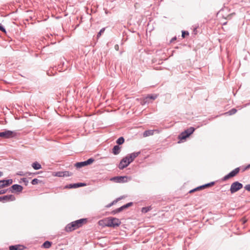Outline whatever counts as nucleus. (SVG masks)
I'll return each instance as SVG.
<instances>
[{
    "label": "nucleus",
    "mask_w": 250,
    "mask_h": 250,
    "mask_svg": "<svg viewBox=\"0 0 250 250\" xmlns=\"http://www.w3.org/2000/svg\"><path fill=\"white\" fill-rule=\"evenodd\" d=\"M87 221L86 219H81L68 224L65 227L67 232H70L81 227Z\"/></svg>",
    "instance_id": "obj_1"
},
{
    "label": "nucleus",
    "mask_w": 250,
    "mask_h": 250,
    "mask_svg": "<svg viewBox=\"0 0 250 250\" xmlns=\"http://www.w3.org/2000/svg\"><path fill=\"white\" fill-rule=\"evenodd\" d=\"M105 221V225L109 227L115 228L119 226L121 224L119 219L112 217L107 218Z\"/></svg>",
    "instance_id": "obj_2"
},
{
    "label": "nucleus",
    "mask_w": 250,
    "mask_h": 250,
    "mask_svg": "<svg viewBox=\"0 0 250 250\" xmlns=\"http://www.w3.org/2000/svg\"><path fill=\"white\" fill-rule=\"evenodd\" d=\"M242 184L239 183L238 181L232 183L231 185L230 188V191L231 193L233 194L243 188Z\"/></svg>",
    "instance_id": "obj_3"
},
{
    "label": "nucleus",
    "mask_w": 250,
    "mask_h": 250,
    "mask_svg": "<svg viewBox=\"0 0 250 250\" xmlns=\"http://www.w3.org/2000/svg\"><path fill=\"white\" fill-rule=\"evenodd\" d=\"M158 97L157 94H149L147 95L146 97L144 98L141 102V104L144 105L146 104H149L151 102L150 100H155Z\"/></svg>",
    "instance_id": "obj_4"
},
{
    "label": "nucleus",
    "mask_w": 250,
    "mask_h": 250,
    "mask_svg": "<svg viewBox=\"0 0 250 250\" xmlns=\"http://www.w3.org/2000/svg\"><path fill=\"white\" fill-rule=\"evenodd\" d=\"M16 133L11 130H5L3 132H0V137L8 139L14 137Z\"/></svg>",
    "instance_id": "obj_5"
},
{
    "label": "nucleus",
    "mask_w": 250,
    "mask_h": 250,
    "mask_svg": "<svg viewBox=\"0 0 250 250\" xmlns=\"http://www.w3.org/2000/svg\"><path fill=\"white\" fill-rule=\"evenodd\" d=\"M16 198L14 195H7L3 196H0V202L2 203H6L15 201Z\"/></svg>",
    "instance_id": "obj_6"
},
{
    "label": "nucleus",
    "mask_w": 250,
    "mask_h": 250,
    "mask_svg": "<svg viewBox=\"0 0 250 250\" xmlns=\"http://www.w3.org/2000/svg\"><path fill=\"white\" fill-rule=\"evenodd\" d=\"M130 164V163L128 160V158L125 156L121 160L120 163L118 165V168L122 170L127 167Z\"/></svg>",
    "instance_id": "obj_7"
},
{
    "label": "nucleus",
    "mask_w": 250,
    "mask_h": 250,
    "mask_svg": "<svg viewBox=\"0 0 250 250\" xmlns=\"http://www.w3.org/2000/svg\"><path fill=\"white\" fill-rule=\"evenodd\" d=\"M239 171H240L239 167H237V168H235L232 171H231L230 172H229V174L225 175L223 177V180L226 181L230 178L235 176L239 172Z\"/></svg>",
    "instance_id": "obj_8"
},
{
    "label": "nucleus",
    "mask_w": 250,
    "mask_h": 250,
    "mask_svg": "<svg viewBox=\"0 0 250 250\" xmlns=\"http://www.w3.org/2000/svg\"><path fill=\"white\" fill-rule=\"evenodd\" d=\"M23 189V187L18 184H15L9 188V191H11V192L14 193L15 192H20Z\"/></svg>",
    "instance_id": "obj_9"
},
{
    "label": "nucleus",
    "mask_w": 250,
    "mask_h": 250,
    "mask_svg": "<svg viewBox=\"0 0 250 250\" xmlns=\"http://www.w3.org/2000/svg\"><path fill=\"white\" fill-rule=\"evenodd\" d=\"M12 183L13 180L11 179L0 180V189L10 185Z\"/></svg>",
    "instance_id": "obj_10"
},
{
    "label": "nucleus",
    "mask_w": 250,
    "mask_h": 250,
    "mask_svg": "<svg viewBox=\"0 0 250 250\" xmlns=\"http://www.w3.org/2000/svg\"><path fill=\"white\" fill-rule=\"evenodd\" d=\"M140 154V152H135L130 154H127L126 157L128 158V160L131 163Z\"/></svg>",
    "instance_id": "obj_11"
},
{
    "label": "nucleus",
    "mask_w": 250,
    "mask_h": 250,
    "mask_svg": "<svg viewBox=\"0 0 250 250\" xmlns=\"http://www.w3.org/2000/svg\"><path fill=\"white\" fill-rule=\"evenodd\" d=\"M26 247L22 245H16L9 246V250H24Z\"/></svg>",
    "instance_id": "obj_12"
},
{
    "label": "nucleus",
    "mask_w": 250,
    "mask_h": 250,
    "mask_svg": "<svg viewBox=\"0 0 250 250\" xmlns=\"http://www.w3.org/2000/svg\"><path fill=\"white\" fill-rule=\"evenodd\" d=\"M126 179V176H116L111 179V180H113L116 183H123L124 182V179Z\"/></svg>",
    "instance_id": "obj_13"
},
{
    "label": "nucleus",
    "mask_w": 250,
    "mask_h": 250,
    "mask_svg": "<svg viewBox=\"0 0 250 250\" xmlns=\"http://www.w3.org/2000/svg\"><path fill=\"white\" fill-rule=\"evenodd\" d=\"M121 151V147L118 145L115 146L112 149V153L114 155H118Z\"/></svg>",
    "instance_id": "obj_14"
},
{
    "label": "nucleus",
    "mask_w": 250,
    "mask_h": 250,
    "mask_svg": "<svg viewBox=\"0 0 250 250\" xmlns=\"http://www.w3.org/2000/svg\"><path fill=\"white\" fill-rule=\"evenodd\" d=\"M132 205H133V203L132 202L128 203L127 204L124 205L122 206V207L118 208L117 211H122L124 209H126V208L131 207Z\"/></svg>",
    "instance_id": "obj_15"
},
{
    "label": "nucleus",
    "mask_w": 250,
    "mask_h": 250,
    "mask_svg": "<svg viewBox=\"0 0 250 250\" xmlns=\"http://www.w3.org/2000/svg\"><path fill=\"white\" fill-rule=\"evenodd\" d=\"M52 244V243L51 242L46 241L43 243L42 247L44 249H48L51 246Z\"/></svg>",
    "instance_id": "obj_16"
},
{
    "label": "nucleus",
    "mask_w": 250,
    "mask_h": 250,
    "mask_svg": "<svg viewBox=\"0 0 250 250\" xmlns=\"http://www.w3.org/2000/svg\"><path fill=\"white\" fill-rule=\"evenodd\" d=\"M195 130V128L193 127H190L187 129L185 130V133L188 135V137Z\"/></svg>",
    "instance_id": "obj_17"
},
{
    "label": "nucleus",
    "mask_w": 250,
    "mask_h": 250,
    "mask_svg": "<svg viewBox=\"0 0 250 250\" xmlns=\"http://www.w3.org/2000/svg\"><path fill=\"white\" fill-rule=\"evenodd\" d=\"M32 167L34 169L38 170L41 168V165L37 162H35L32 164Z\"/></svg>",
    "instance_id": "obj_18"
},
{
    "label": "nucleus",
    "mask_w": 250,
    "mask_h": 250,
    "mask_svg": "<svg viewBox=\"0 0 250 250\" xmlns=\"http://www.w3.org/2000/svg\"><path fill=\"white\" fill-rule=\"evenodd\" d=\"M86 166V165L85 164V163L84 161L83 162H78V163H76L75 164V166L77 168H81L83 167H84Z\"/></svg>",
    "instance_id": "obj_19"
},
{
    "label": "nucleus",
    "mask_w": 250,
    "mask_h": 250,
    "mask_svg": "<svg viewBox=\"0 0 250 250\" xmlns=\"http://www.w3.org/2000/svg\"><path fill=\"white\" fill-rule=\"evenodd\" d=\"M188 137V135H187L185 133V131L184 132H182L178 136V138L180 140L186 139Z\"/></svg>",
    "instance_id": "obj_20"
},
{
    "label": "nucleus",
    "mask_w": 250,
    "mask_h": 250,
    "mask_svg": "<svg viewBox=\"0 0 250 250\" xmlns=\"http://www.w3.org/2000/svg\"><path fill=\"white\" fill-rule=\"evenodd\" d=\"M153 132L154 130H146L143 133V136L144 137H147L148 136L152 135L153 134Z\"/></svg>",
    "instance_id": "obj_21"
},
{
    "label": "nucleus",
    "mask_w": 250,
    "mask_h": 250,
    "mask_svg": "<svg viewBox=\"0 0 250 250\" xmlns=\"http://www.w3.org/2000/svg\"><path fill=\"white\" fill-rule=\"evenodd\" d=\"M215 183L214 182H210L209 183H208V184H206L204 185H203V186H201L200 187H199V188H200V189H204L206 188H208V187H211L212 186H213L214 185Z\"/></svg>",
    "instance_id": "obj_22"
},
{
    "label": "nucleus",
    "mask_w": 250,
    "mask_h": 250,
    "mask_svg": "<svg viewBox=\"0 0 250 250\" xmlns=\"http://www.w3.org/2000/svg\"><path fill=\"white\" fill-rule=\"evenodd\" d=\"M86 184L83 183H78L76 184H73V186L74 187V188H77L85 186Z\"/></svg>",
    "instance_id": "obj_23"
},
{
    "label": "nucleus",
    "mask_w": 250,
    "mask_h": 250,
    "mask_svg": "<svg viewBox=\"0 0 250 250\" xmlns=\"http://www.w3.org/2000/svg\"><path fill=\"white\" fill-rule=\"evenodd\" d=\"M124 141H125L124 138L123 137H121L117 139V140L116 141V143L119 145H121L124 143Z\"/></svg>",
    "instance_id": "obj_24"
},
{
    "label": "nucleus",
    "mask_w": 250,
    "mask_h": 250,
    "mask_svg": "<svg viewBox=\"0 0 250 250\" xmlns=\"http://www.w3.org/2000/svg\"><path fill=\"white\" fill-rule=\"evenodd\" d=\"M237 112V110L235 108H232L229 110L228 112H226L225 114H228L229 115H232L235 114Z\"/></svg>",
    "instance_id": "obj_25"
},
{
    "label": "nucleus",
    "mask_w": 250,
    "mask_h": 250,
    "mask_svg": "<svg viewBox=\"0 0 250 250\" xmlns=\"http://www.w3.org/2000/svg\"><path fill=\"white\" fill-rule=\"evenodd\" d=\"M151 209L150 207H144L142 208V212L143 213H146Z\"/></svg>",
    "instance_id": "obj_26"
},
{
    "label": "nucleus",
    "mask_w": 250,
    "mask_h": 250,
    "mask_svg": "<svg viewBox=\"0 0 250 250\" xmlns=\"http://www.w3.org/2000/svg\"><path fill=\"white\" fill-rule=\"evenodd\" d=\"M94 161V159L92 158L88 159L87 160L85 161V164L87 165L92 164Z\"/></svg>",
    "instance_id": "obj_27"
},
{
    "label": "nucleus",
    "mask_w": 250,
    "mask_h": 250,
    "mask_svg": "<svg viewBox=\"0 0 250 250\" xmlns=\"http://www.w3.org/2000/svg\"><path fill=\"white\" fill-rule=\"evenodd\" d=\"M39 180L38 179L35 178L33 180H32L31 182V184L33 185H37L39 183Z\"/></svg>",
    "instance_id": "obj_28"
},
{
    "label": "nucleus",
    "mask_w": 250,
    "mask_h": 250,
    "mask_svg": "<svg viewBox=\"0 0 250 250\" xmlns=\"http://www.w3.org/2000/svg\"><path fill=\"white\" fill-rule=\"evenodd\" d=\"M21 180L24 183L25 186H27L28 184V181L26 178H22L21 179Z\"/></svg>",
    "instance_id": "obj_29"
},
{
    "label": "nucleus",
    "mask_w": 250,
    "mask_h": 250,
    "mask_svg": "<svg viewBox=\"0 0 250 250\" xmlns=\"http://www.w3.org/2000/svg\"><path fill=\"white\" fill-rule=\"evenodd\" d=\"M104 28H103L102 29H101V30L98 32V34H97V37L99 38L100 37V36L102 35V34L103 33H104Z\"/></svg>",
    "instance_id": "obj_30"
},
{
    "label": "nucleus",
    "mask_w": 250,
    "mask_h": 250,
    "mask_svg": "<svg viewBox=\"0 0 250 250\" xmlns=\"http://www.w3.org/2000/svg\"><path fill=\"white\" fill-rule=\"evenodd\" d=\"M74 188V187L73 186V184L66 185L64 187V188Z\"/></svg>",
    "instance_id": "obj_31"
},
{
    "label": "nucleus",
    "mask_w": 250,
    "mask_h": 250,
    "mask_svg": "<svg viewBox=\"0 0 250 250\" xmlns=\"http://www.w3.org/2000/svg\"><path fill=\"white\" fill-rule=\"evenodd\" d=\"M8 190H9V188L6 189H1L0 190V195L5 194L7 192Z\"/></svg>",
    "instance_id": "obj_32"
},
{
    "label": "nucleus",
    "mask_w": 250,
    "mask_h": 250,
    "mask_svg": "<svg viewBox=\"0 0 250 250\" xmlns=\"http://www.w3.org/2000/svg\"><path fill=\"white\" fill-rule=\"evenodd\" d=\"M189 33L188 31H183L182 33V37L184 38L186 35H188Z\"/></svg>",
    "instance_id": "obj_33"
},
{
    "label": "nucleus",
    "mask_w": 250,
    "mask_h": 250,
    "mask_svg": "<svg viewBox=\"0 0 250 250\" xmlns=\"http://www.w3.org/2000/svg\"><path fill=\"white\" fill-rule=\"evenodd\" d=\"M0 30L5 33H6V30L4 28V27L3 26V25L0 23Z\"/></svg>",
    "instance_id": "obj_34"
},
{
    "label": "nucleus",
    "mask_w": 250,
    "mask_h": 250,
    "mask_svg": "<svg viewBox=\"0 0 250 250\" xmlns=\"http://www.w3.org/2000/svg\"><path fill=\"white\" fill-rule=\"evenodd\" d=\"M245 189L249 191H250V184L247 185L244 187Z\"/></svg>",
    "instance_id": "obj_35"
},
{
    "label": "nucleus",
    "mask_w": 250,
    "mask_h": 250,
    "mask_svg": "<svg viewBox=\"0 0 250 250\" xmlns=\"http://www.w3.org/2000/svg\"><path fill=\"white\" fill-rule=\"evenodd\" d=\"M63 173V172H58L56 175L57 176H59V177L63 176H64V174H62Z\"/></svg>",
    "instance_id": "obj_36"
},
{
    "label": "nucleus",
    "mask_w": 250,
    "mask_h": 250,
    "mask_svg": "<svg viewBox=\"0 0 250 250\" xmlns=\"http://www.w3.org/2000/svg\"><path fill=\"white\" fill-rule=\"evenodd\" d=\"M17 174L18 175H20V176H25L26 175V174L24 173L22 171H20Z\"/></svg>",
    "instance_id": "obj_37"
},
{
    "label": "nucleus",
    "mask_w": 250,
    "mask_h": 250,
    "mask_svg": "<svg viewBox=\"0 0 250 250\" xmlns=\"http://www.w3.org/2000/svg\"><path fill=\"white\" fill-rule=\"evenodd\" d=\"M199 189H201L200 188H199V187L193 189H192L190 191H189V193H191V192H193L195 191H196V190H199Z\"/></svg>",
    "instance_id": "obj_38"
},
{
    "label": "nucleus",
    "mask_w": 250,
    "mask_h": 250,
    "mask_svg": "<svg viewBox=\"0 0 250 250\" xmlns=\"http://www.w3.org/2000/svg\"><path fill=\"white\" fill-rule=\"evenodd\" d=\"M117 210H118V208H117V209H115V210H113V211H112V214H116V213H119V212H120V211H117Z\"/></svg>",
    "instance_id": "obj_39"
},
{
    "label": "nucleus",
    "mask_w": 250,
    "mask_h": 250,
    "mask_svg": "<svg viewBox=\"0 0 250 250\" xmlns=\"http://www.w3.org/2000/svg\"><path fill=\"white\" fill-rule=\"evenodd\" d=\"M121 199V198H119L117 199H116L115 200H114L112 202H111L112 203H113V205L114 204H115V203H116L118 201H119Z\"/></svg>",
    "instance_id": "obj_40"
},
{
    "label": "nucleus",
    "mask_w": 250,
    "mask_h": 250,
    "mask_svg": "<svg viewBox=\"0 0 250 250\" xmlns=\"http://www.w3.org/2000/svg\"><path fill=\"white\" fill-rule=\"evenodd\" d=\"M241 221L242 222L243 224H244L246 222L247 220L245 218H242L241 219Z\"/></svg>",
    "instance_id": "obj_41"
},
{
    "label": "nucleus",
    "mask_w": 250,
    "mask_h": 250,
    "mask_svg": "<svg viewBox=\"0 0 250 250\" xmlns=\"http://www.w3.org/2000/svg\"><path fill=\"white\" fill-rule=\"evenodd\" d=\"M250 168V165H248L244 169V170H247L249 168Z\"/></svg>",
    "instance_id": "obj_42"
},
{
    "label": "nucleus",
    "mask_w": 250,
    "mask_h": 250,
    "mask_svg": "<svg viewBox=\"0 0 250 250\" xmlns=\"http://www.w3.org/2000/svg\"><path fill=\"white\" fill-rule=\"evenodd\" d=\"M112 205H113V203H110V204H109L107 205H106V207L109 208V207H111Z\"/></svg>",
    "instance_id": "obj_43"
},
{
    "label": "nucleus",
    "mask_w": 250,
    "mask_h": 250,
    "mask_svg": "<svg viewBox=\"0 0 250 250\" xmlns=\"http://www.w3.org/2000/svg\"><path fill=\"white\" fill-rule=\"evenodd\" d=\"M176 40V37H173V38L171 39V42H172L173 41H175V40Z\"/></svg>",
    "instance_id": "obj_44"
},
{
    "label": "nucleus",
    "mask_w": 250,
    "mask_h": 250,
    "mask_svg": "<svg viewBox=\"0 0 250 250\" xmlns=\"http://www.w3.org/2000/svg\"><path fill=\"white\" fill-rule=\"evenodd\" d=\"M25 174H26V176H30V175H32V173L30 172H26V173H25Z\"/></svg>",
    "instance_id": "obj_45"
},
{
    "label": "nucleus",
    "mask_w": 250,
    "mask_h": 250,
    "mask_svg": "<svg viewBox=\"0 0 250 250\" xmlns=\"http://www.w3.org/2000/svg\"><path fill=\"white\" fill-rule=\"evenodd\" d=\"M115 49L118 50L119 48V46L118 45H116L115 46Z\"/></svg>",
    "instance_id": "obj_46"
},
{
    "label": "nucleus",
    "mask_w": 250,
    "mask_h": 250,
    "mask_svg": "<svg viewBox=\"0 0 250 250\" xmlns=\"http://www.w3.org/2000/svg\"><path fill=\"white\" fill-rule=\"evenodd\" d=\"M3 175V172L0 171V177L2 176Z\"/></svg>",
    "instance_id": "obj_47"
},
{
    "label": "nucleus",
    "mask_w": 250,
    "mask_h": 250,
    "mask_svg": "<svg viewBox=\"0 0 250 250\" xmlns=\"http://www.w3.org/2000/svg\"><path fill=\"white\" fill-rule=\"evenodd\" d=\"M249 165H250V164Z\"/></svg>",
    "instance_id": "obj_48"
}]
</instances>
